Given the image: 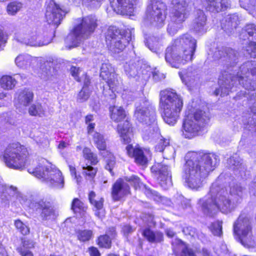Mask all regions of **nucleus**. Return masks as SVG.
<instances>
[{"mask_svg":"<svg viewBox=\"0 0 256 256\" xmlns=\"http://www.w3.org/2000/svg\"><path fill=\"white\" fill-rule=\"evenodd\" d=\"M26 148L19 144L8 145L4 152L0 150V157L8 168L20 170L24 165L28 156Z\"/></svg>","mask_w":256,"mask_h":256,"instance_id":"nucleus-8","label":"nucleus"},{"mask_svg":"<svg viewBox=\"0 0 256 256\" xmlns=\"http://www.w3.org/2000/svg\"><path fill=\"white\" fill-rule=\"evenodd\" d=\"M172 245L176 256H195L193 251L180 239H174L172 242Z\"/></svg>","mask_w":256,"mask_h":256,"instance_id":"nucleus-23","label":"nucleus"},{"mask_svg":"<svg viewBox=\"0 0 256 256\" xmlns=\"http://www.w3.org/2000/svg\"><path fill=\"white\" fill-rule=\"evenodd\" d=\"M244 193V188L240 184H232L230 186V193L228 194L232 197L233 200L235 203L241 200Z\"/></svg>","mask_w":256,"mask_h":256,"instance_id":"nucleus-28","label":"nucleus"},{"mask_svg":"<svg viewBox=\"0 0 256 256\" xmlns=\"http://www.w3.org/2000/svg\"><path fill=\"white\" fill-rule=\"evenodd\" d=\"M92 140L95 146L100 150H104L106 149V140L102 134L95 132L92 135Z\"/></svg>","mask_w":256,"mask_h":256,"instance_id":"nucleus-37","label":"nucleus"},{"mask_svg":"<svg viewBox=\"0 0 256 256\" xmlns=\"http://www.w3.org/2000/svg\"><path fill=\"white\" fill-rule=\"evenodd\" d=\"M138 0H110V6L116 14L132 16L134 6Z\"/></svg>","mask_w":256,"mask_h":256,"instance_id":"nucleus-16","label":"nucleus"},{"mask_svg":"<svg viewBox=\"0 0 256 256\" xmlns=\"http://www.w3.org/2000/svg\"><path fill=\"white\" fill-rule=\"evenodd\" d=\"M100 77L108 84V88H104V94L114 98L116 96L115 92H119L121 89L122 82L114 73V68L109 63H103L100 68Z\"/></svg>","mask_w":256,"mask_h":256,"instance_id":"nucleus-12","label":"nucleus"},{"mask_svg":"<svg viewBox=\"0 0 256 256\" xmlns=\"http://www.w3.org/2000/svg\"><path fill=\"white\" fill-rule=\"evenodd\" d=\"M206 17H196L192 24V28L196 33L202 34L206 30Z\"/></svg>","mask_w":256,"mask_h":256,"instance_id":"nucleus-31","label":"nucleus"},{"mask_svg":"<svg viewBox=\"0 0 256 256\" xmlns=\"http://www.w3.org/2000/svg\"><path fill=\"white\" fill-rule=\"evenodd\" d=\"M213 12H220L226 10L230 5L228 0H206Z\"/></svg>","mask_w":256,"mask_h":256,"instance_id":"nucleus-27","label":"nucleus"},{"mask_svg":"<svg viewBox=\"0 0 256 256\" xmlns=\"http://www.w3.org/2000/svg\"><path fill=\"white\" fill-rule=\"evenodd\" d=\"M234 234L236 240L245 247H250L254 244L252 218L250 215L242 212L234 222Z\"/></svg>","mask_w":256,"mask_h":256,"instance_id":"nucleus-9","label":"nucleus"},{"mask_svg":"<svg viewBox=\"0 0 256 256\" xmlns=\"http://www.w3.org/2000/svg\"><path fill=\"white\" fill-rule=\"evenodd\" d=\"M96 196L95 192L91 191L88 194V199L90 204L94 206L95 215L98 218H102L104 214L103 210L104 199L102 198H96Z\"/></svg>","mask_w":256,"mask_h":256,"instance_id":"nucleus-25","label":"nucleus"},{"mask_svg":"<svg viewBox=\"0 0 256 256\" xmlns=\"http://www.w3.org/2000/svg\"><path fill=\"white\" fill-rule=\"evenodd\" d=\"M82 78L84 80L83 87H85V89L90 90L88 86L90 84V80L86 74H82Z\"/></svg>","mask_w":256,"mask_h":256,"instance_id":"nucleus-64","label":"nucleus"},{"mask_svg":"<svg viewBox=\"0 0 256 256\" xmlns=\"http://www.w3.org/2000/svg\"><path fill=\"white\" fill-rule=\"evenodd\" d=\"M76 233L78 239L82 242L89 240L92 236V232L90 230H78Z\"/></svg>","mask_w":256,"mask_h":256,"instance_id":"nucleus-43","label":"nucleus"},{"mask_svg":"<svg viewBox=\"0 0 256 256\" xmlns=\"http://www.w3.org/2000/svg\"><path fill=\"white\" fill-rule=\"evenodd\" d=\"M28 172L50 186L58 188L64 187V180L62 172L45 159H41L36 168H29Z\"/></svg>","mask_w":256,"mask_h":256,"instance_id":"nucleus-7","label":"nucleus"},{"mask_svg":"<svg viewBox=\"0 0 256 256\" xmlns=\"http://www.w3.org/2000/svg\"><path fill=\"white\" fill-rule=\"evenodd\" d=\"M166 6L163 2L158 0H151L146 10L148 16H166Z\"/></svg>","mask_w":256,"mask_h":256,"instance_id":"nucleus-20","label":"nucleus"},{"mask_svg":"<svg viewBox=\"0 0 256 256\" xmlns=\"http://www.w3.org/2000/svg\"><path fill=\"white\" fill-rule=\"evenodd\" d=\"M209 119L208 114L200 110L188 114L183 122V135L190 139L197 136Z\"/></svg>","mask_w":256,"mask_h":256,"instance_id":"nucleus-11","label":"nucleus"},{"mask_svg":"<svg viewBox=\"0 0 256 256\" xmlns=\"http://www.w3.org/2000/svg\"><path fill=\"white\" fill-rule=\"evenodd\" d=\"M189 0H172V4L176 11L174 16H180L186 14Z\"/></svg>","mask_w":256,"mask_h":256,"instance_id":"nucleus-34","label":"nucleus"},{"mask_svg":"<svg viewBox=\"0 0 256 256\" xmlns=\"http://www.w3.org/2000/svg\"><path fill=\"white\" fill-rule=\"evenodd\" d=\"M198 204L203 212L210 216L218 210L223 213L230 212L236 205L227 190L220 186V178L212 183L209 193L200 198Z\"/></svg>","mask_w":256,"mask_h":256,"instance_id":"nucleus-3","label":"nucleus"},{"mask_svg":"<svg viewBox=\"0 0 256 256\" xmlns=\"http://www.w3.org/2000/svg\"><path fill=\"white\" fill-rule=\"evenodd\" d=\"M122 99L126 102H130L133 100L134 96L133 92L130 90H124L122 93Z\"/></svg>","mask_w":256,"mask_h":256,"instance_id":"nucleus-58","label":"nucleus"},{"mask_svg":"<svg viewBox=\"0 0 256 256\" xmlns=\"http://www.w3.org/2000/svg\"><path fill=\"white\" fill-rule=\"evenodd\" d=\"M224 18L222 20L221 26L222 29L225 31L231 32L234 28H236L238 24L235 20L236 17H224Z\"/></svg>","mask_w":256,"mask_h":256,"instance_id":"nucleus-38","label":"nucleus"},{"mask_svg":"<svg viewBox=\"0 0 256 256\" xmlns=\"http://www.w3.org/2000/svg\"><path fill=\"white\" fill-rule=\"evenodd\" d=\"M81 70L79 68L76 66H72L70 68V73L74 77L75 80L78 82H80V80L79 78L78 75L80 74Z\"/></svg>","mask_w":256,"mask_h":256,"instance_id":"nucleus-60","label":"nucleus"},{"mask_svg":"<svg viewBox=\"0 0 256 256\" xmlns=\"http://www.w3.org/2000/svg\"><path fill=\"white\" fill-rule=\"evenodd\" d=\"M182 232L186 235H190L192 236H194L196 233V229L191 226H188L184 228L182 230Z\"/></svg>","mask_w":256,"mask_h":256,"instance_id":"nucleus-61","label":"nucleus"},{"mask_svg":"<svg viewBox=\"0 0 256 256\" xmlns=\"http://www.w3.org/2000/svg\"><path fill=\"white\" fill-rule=\"evenodd\" d=\"M34 247V244L32 242L28 240H24L23 242L22 247L17 248V250L22 256H33L32 254L28 248H30Z\"/></svg>","mask_w":256,"mask_h":256,"instance_id":"nucleus-41","label":"nucleus"},{"mask_svg":"<svg viewBox=\"0 0 256 256\" xmlns=\"http://www.w3.org/2000/svg\"><path fill=\"white\" fill-rule=\"evenodd\" d=\"M152 170L164 189L166 190L172 186L171 171L168 165L158 163L152 166Z\"/></svg>","mask_w":256,"mask_h":256,"instance_id":"nucleus-14","label":"nucleus"},{"mask_svg":"<svg viewBox=\"0 0 256 256\" xmlns=\"http://www.w3.org/2000/svg\"><path fill=\"white\" fill-rule=\"evenodd\" d=\"M148 126L143 132V138L146 140L160 136L158 128L156 121L153 124H146Z\"/></svg>","mask_w":256,"mask_h":256,"instance_id":"nucleus-30","label":"nucleus"},{"mask_svg":"<svg viewBox=\"0 0 256 256\" xmlns=\"http://www.w3.org/2000/svg\"><path fill=\"white\" fill-rule=\"evenodd\" d=\"M96 26V20L94 17L78 18L75 20L73 28L66 41L71 44L70 48L78 46L92 35Z\"/></svg>","mask_w":256,"mask_h":256,"instance_id":"nucleus-6","label":"nucleus"},{"mask_svg":"<svg viewBox=\"0 0 256 256\" xmlns=\"http://www.w3.org/2000/svg\"><path fill=\"white\" fill-rule=\"evenodd\" d=\"M46 22L48 24L52 27V28L55 30L61 23L62 20V17H46Z\"/></svg>","mask_w":256,"mask_h":256,"instance_id":"nucleus-53","label":"nucleus"},{"mask_svg":"<svg viewBox=\"0 0 256 256\" xmlns=\"http://www.w3.org/2000/svg\"><path fill=\"white\" fill-rule=\"evenodd\" d=\"M210 230L214 236H220L222 234V222L217 221L212 224Z\"/></svg>","mask_w":256,"mask_h":256,"instance_id":"nucleus-52","label":"nucleus"},{"mask_svg":"<svg viewBox=\"0 0 256 256\" xmlns=\"http://www.w3.org/2000/svg\"><path fill=\"white\" fill-rule=\"evenodd\" d=\"M245 89L254 90L256 88V62H248L242 64L236 76L231 74H226L219 79L220 88L214 92L216 96L220 94L224 96L229 94L234 86L236 80Z\"/></svg>","mask_w":256,"mask_h":256,"instance_id":"nucleus-2","label":"nucleus"},{"mask_svg":"<svg viewBox=\"0 0 256 256\" xmlns=\"http://www.w3.org/2000/svg\"><path fill=\"white\" fill-rule=\"evenodd\" d=\"M90 94V90H86L85 89V87H82V90L78 95L77 100L80 102H82L88 99Z\"/></svg>","mask_w":256,"mask_h":256,"instance_id":"nucleus-54","label":"nucleus"},{"mask_svg":"<svg viewBox=\"0 0 256 256\" xmlns=\"http://www.w3.org/2000/svg\"><path fill=\"white\" fill-rule=\"evenodd\" d=\"M124 178L126 183L128 182L136 190L140 188L142 185V183L138 176L132 175L130 176H125Z\"/></svg>","mask_w":256,"mask_h":256,"instance_id":"nucleus-44","label":"nucleus"},{"mask_svg":"<svg viewBox=\"0 0 256 256\" xmlns=\"http://www.w3.org/2000/svg\"><path fill=\"white\" fill-rule=\"evenodd\" d=\"M54 33H52L50 34V36H48L46 37V38L42 42L36 41V38L34 36H32V38L31 40L29 38L24 39V40L23 42L25 43L26 44L30 45L31 46H42L44 45H47L48 44H50L51 42L52 38H54Z\"/></svg>","mask_w":256,"mask_h":256,"instance_id":"nucleus-36","label":"nucleus"},{"mask_svg":"<svg viewBox=\"0 0 256 256\" xmlns=\"http://www.w3.org/2000/svg\"><path fill=\"white\" fill-rule=\"evenodd\" d=\"M142 236L150 242H160L163 240V235L161 232H154L149 228H146L142 232Z\"/></svg>","mask_w":256,"mask_h":256,"instance_id":"nucleus-33","label":"nucleus"},{"mask_svg":"<svg viewBox=\"0 0 256 256\" xmlns=\"http://www.w3.org/2000/svg\"><path fill=\"white\" fill-rule=\"evenodd\" d=\"M126 152L129 156L133 158L136 163L142 166H146L150 157L148 150H143L139 147H134L132 144L126 146Z\"/></svg>","mask_w":256,"mask_h":256,"instance_id":"nucleus-17","label":"nucleus"},{"mask_svg":"<svg viewBox=\"0 0 256 256\" xmlns=\"http://www.w3.org/2000/svg\"><path fill=\"white\" fill-rule=\"evenodd\" d=\"M106 163L105 166L106 168L112 172V170L115 164L114 157L112 156L110 157V158H106Z\"/></svg>","mask_w":256,"mask_h":256,"instance_id":"nucleus-59","label":"nucleus"},{"mask_svg":"<svg viewBox=\"0 0 256 256\" xmlns=\"http://www.w3.org/2000/svg\"><path fill=\"white\" fill-rule=\"evenodd\" d=\"M134 116L142 123L153 124L156 121L155 108L148 100H144L136 106Z\"/></svg>","mask_w":256,"mask_h":256,"instance_id":"nucleus-13","label":"nucleus"},{"mask_svg":"<svg viewBox=\"0 0 256 256\" xmlns=\"http://www.w3.org/2000/svg\"><path fill=\"white\" fill-rule=\"evenodd\" d=\"M33 97L32 92L29 90L24 89L20 91L17 96L18 107L27 106L32 101Z\"/></svg>","mask_w":256,"mask_h":256,"instance_id":"nucleus-26","label":"nucleus"},{"mask_svg":"<svg viewBox=\"0 0 256 256\" xmlns=\"http://www.w3.org/2000/svg\"><path fill=\"white\" fill-rule=\"evenodd\" d=\"M184 17H170L168 24V32L172 35L175 34L178 30L180 29L184 22Z\"/></svg>","mask_w":256,"mask_h":256,"instance_id":"nucleus-29","label":"nucleus"},{"mask_svg":"<svg viewBox=\"0 0 256 256\" xmlns=\"http://www.w3.org/2000/svg\"><path fill=\"white\" fill-rule=\"evenodd\" d=\"M248 34L250 36H254L256 38V25L254 24H247L244 29L242 30L240 38H242L244 34Z\"/></svg>","mask_w":256,"mask_h":256,"instance_id":"nucleus-49","label":"nucleus"},{"mask_svg":"<svg viewBox=\"0 0 256 256\" xmlns=\"http://www.w3.org/2000/svg\"><path fill=\"white\" fill-rule=\"evenodd\" d=\"M1 86L5 90H12L16 84V80L14 78L11 76H4L0 78Z\"/></svg>","mask_w":256,"mask_h":256,"instance_id":"nucleus-39","label":"nucleus"},{"mask_svg":"<svg viewBox=\"0 0 256 256\" xmlns=\"http://www.w3.org/2000/svg\"><path fill=\"white\" fill-rule=\"evenodd\" d=\"M246 50L248 54L252 58H256V43L250 42L246 46Z\"/></svg>","mask_w":256,"mask_h":256,"instance_id":"nucleus-57","label":"nucleus"},{"mask_svg":"<svg viewBox=\"0 0 256 256\" xmlns=\"http://www.w3.org/2000/svg\"><path fill=\"white\" fill-rule=\"evenodd\" d=\"M15 226L17 229L24 235L29 234V228L20 220L15 221Z\"/></svg>","mask_w":256,"mask_h":256,"instance_id":"nucleus-55","label":"nucleus"},{"mask_svg":"<svg viewBox=\"0 0 256 256\" xmlns=\"http://www.w3.org/2000/svg\"><path fill=\"white\" fill-rule=\"evenodd\" d=\"M158 138H159L160 140L156 146L155 148L156 151L162 152L167 146H169L170 140L168 139L164 138L160 135Z\"/></svg>","mask_w":256,"mask_h":256,"instance_id":"nucleus-51","label":"nucleus"},{"mask_svg":"<svg viewBox=\"0 0 256 256\" xmlns=\"http://www.w3.org/2000/svg\"><path fill=\"white\" fill-rule=\"evenodd\" d=\"M84 157L90 162L92 164H96L98 162L97 156L93 153L90 148H84L83 150Z\"/></svg>","mask_w":256,"mask_h":256,"instance_id":"nucleus-45","label":"nucleus"},{"mask_svg":"<svg viewBox=\"0 0 256 256\" xmlns=\"http://www.w3.org/2000/svg\"><path fill=\"white\" fill-rule=\"evenodd\" d=\"M111 240L108 234L101 236L98 239V244L100 247L109 248L111 247Z\"/></svg>","mask_w":256,"mask_h":256,"instance_id":"nucleus-50","label":"nucleus"},{"mask_svg":"<svg viewBox=\"0 0 256 256\" xmlns=\"http://www.w3.org/2000/svg\"><path fill=\"white\" fill-rule=\"evenodd\" d=\"M196 46V40L186 34L175 40L172 44L167 48L166 61L172 67L179 68L192 60Z\"/></svg>","mask_w":256,"mask_h":256,"instance_id":"nucleus-4","label":"nucleus"},{"mask_svg":"<svg viewBox=\"0 0 256 256\" xmlns=\"http://www.w3.org/2000/svg\"><path fill=\"white\" fill-rule=\"evenodd\" d=\"M160 105L163 108L162 116L168 124L173 126L177 121L183 106L180 96L173 90H165L160 92Z\"/></svg>","mask_w":256,"mask_h":256,"instance_id":"nucleus-5","label":"nucleus"},{"mask_svg":"<svg viewBox=\"0 0 256 256\" xmlns=\"http://www.w3.org/2000/svg\"><path fill=\"white\" fill-rule=\"evenodd\" d=\"M88 252L90 256H100L98 249L95 247H90L88 248Z\"/></svg>","mask_w":256,"mask_h":256,"instance_id":"nucleus-63","label":"nucleus"},{"mask_svg":"<svg viewBox=\"0 0 256 256\" xmlns=\"http://www.w3.org/2000/svg\"><path fill=\"white\" fill-rule=\"evenodd\" d=\"M23 4L18 1H14L8 4L6 7V11L10 15H15L21 10Z\"/></svg>","mask_w":256,"mask_h":256,"instance_id":"nucleus-40","label":"nucleus"},{"mask_svg":"<svg viewBox=\"0 0 256 256\" xmlns=\"http://www.w3.org/2000/svg\"><path fill=\"white\" fill-rule=\"evenodd\" d=\"M83 170V173L86 174V176L88 177V178L90 179L93 178L96 173V170L90 166H84Z\"/></svg>","mask_w":256,"mask_h":256,"instance_id":"nucleus-56","label":"nucleus"},{"mask_svg":"<svg viewBox=\"0 0 256 256\" xmlns=\"http://www.w3.org/2000/svg\"><path fill=\"white\" fill-rule=\"evenodd\" d=\"M185 158L184 178L188 186L194 190L202 187L204 180L219 162L214 154L205 153L203 151L190 152Z\"/></svg>","mask_w":256,"mask_h":256,"instance_id":"nucleus-1","label":"nucleus"},{"mask_svg":"<svg viewBox=\"0 0 256 256\" xmlns=\"http://www.w3.org/2000/svg\"><path fill=\"white\" fill-rule=\"evenodd\" d=\"M117 131L124 143L128 144L130 142L132 131L131 125L127 120L122 124H120L118 126Z\"/></svg>","mask_w":256,"mask_h":256,"instance_id":"nucleus-24","label":"nucleus"},{"mask_svg":"<svg viewBox=\"0 0 256 256\" xmlns=\"http://www.w3.org/2000/svg\"><path fill=\"white\" fill-rule=\"evenodd\" d=\"M130 193V188L124 178H118L112 186V197L114 201L120 200Z\"/></svg>","mask_w":256,"mask_h":256,"instance_id":"nucleus-18","label":"nucleus"},{"mask_svg":"<svg viewBox=\"0 0 256 256\" xmlns=\"http://www.w3.org/2000/svg\"><path fill=\"white\" fill-rule=\"evenodd\" d=\"M213 58L214 60H220V64L228 68L236 64L238 53L230 48H222L214 52Z\"/></svg>","mask_w":256,"mask_h":256,"instance_id":"nucleus-15","label":"nucleus"},{"mask_svg":"<svg viewBox=\"0 0 256 256\" xmlns=\"http://www.w3.org/2000/svg\"><path fill=\"white\" fill-rule=\"evenodd\" d=\"M71 208L75 213L79 212L80 211L84 212L86 210L84 203L78 198H75L73 200Z\"/></svg>","mask_w":256,"mask_h":256,"instance_id":"nucleus-48","label":"nucleus"},{"mask_svg":"<svg viewBox=\"0 0 256 256\" xmlns=\"http://www.w3.org/2000/svg\"><path fill=\"white\" fill-rule=\"evenodd\" d=\"M34 60L35 59L30 55L24 54L18 56L15 60V62L18 66L22 68H27L31 66Z\"/></svg>","mask_w":256,"mask_h":256,"instance_id":"nucleus-35","label":"nucleus"},{"mask_svg":"<svg viewBox=\"0 0 256 256\" xmlns=\"http://www.w3.org/2000/svg\"><path fill=\"white\" fill-rule=\"evenodd\" d=\"M70 10L64 6H60L54 0H48L46 2L45 16H65Z\"/></svg>","mask_w":256,"mask_h":256,"instance_id":"nucleus-21","label":"nucleus"},{"mask_svg":"<svg viewBox=\"0 0 256 256\" xmlns=\"http://www.w3.org/2000/svg\"><path fill=\"white\" fill-rule=\"evenodd\" d=\"M35 207L42 210L40 216L43 220H47L54 216V210L50 202L40 200L35 203Z\"/></svg>","mask_w":256,"mask_h":256,"instance_id":"nucleus-22","label":"nucleus"},{"mask_svg":"<svg viewBox=\"0 0 256 256\" xmlns=\"http://www.w3.org/2000/svg\"><path fill=\"white\" fill-rule=\"evenodd\" d=\"M124 70L126 74L130 77L134 78L138 74L137 68L133 63H126L124 65Z\"/></svg>","mask_w":256,"mask_h":256,"instance_id":"nucleus-46","label":"nucleus"},{"mask_svg":"<svg viewBox=\"0 0 256 256\" xmlns=\"http://www.w3.org/2000/svg\"><path fill=\"white\" fill-rule=\"evenodd\" d=\"M179 76L182 82L186 85H190L194 80V75L192 72H186L184 71L178 73Z\"/></svg>","mask_w":256,"mask_h":256,"instance_id":"nucleus-47","label":"nucleus"},{"mask_svg":"<svg viewBox=\"0 0 256 256\" xmlns=\"http://www.w3.org/2000/svg\"><path fill=\"white\" fill-rule=\"evenodd\" d=\"M229 168L232 170L235 174L239 175L243 178L246 176V166L239 156H234L229 158L227 160Z\"/></svg>","mask_w":256,"mask_h":256,"instance_id":"nucleus-19","label":"nucleus"},{"mask_svg":"<svg viewBox=\"0 0 256 256\" xmlns=\"http://www.w3.org/2000/svg\"><path fill=\"white\" fill-rule=\"evenodd\" d=\"M146 194L150 198H154V196L158 197V193L152 190H150L149 188L145 187V192Z\"/></svg>","mask_w":256,"mask_h":256,"instance_id":"nucleus-62","label":"nucleus"},{"mask_svg":"<svg viewBox=\"0 0 256 256\" xmlns=\"http://www.w3.org/2000/svg\"><path fill=\"white\" fill-rule=\"evenodd\" d=\"M111 119L115 122H120L126 117V112L120 106H114L110 108Z\"/></svg>","mask_w":256,"mask_h":256,"instance_id":"nucleus-32","label":"nucleus"},{"mask_svg":"<svg viewBox=\"0 0 256 256\" xmlns=\"http://www.w3.org/2000/svg\"><path fill=\"white\" fill-rule=\"evenodd\" d=\"M133 30H121L116 26H110L106 34V42L110 50L114 53L123 51L132 40Z\"/></svg>","mask_w":256,"mask_h":256,"instance_id":"nucleus-10","label":"nucleus"},{"mask_svg":"<svg viewBox=\"0 0 256 256\" xmlns=\"http://www.w3.org/2000/svg\"><path fill=\"white\" fill-rule=\"evenodd\" d=\"M28 112L31 116H42L44 114L45 110L40 104L36 103L31 105Z\"/></svg>","mask_w":256,"mask_h":256,"instance_id":"nucleus-42","label":"nucleus"}]
</instances>
